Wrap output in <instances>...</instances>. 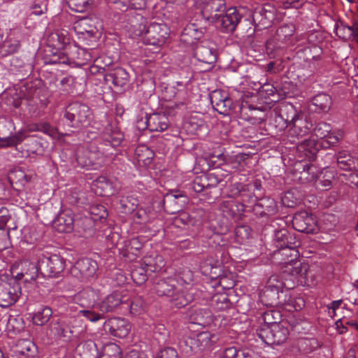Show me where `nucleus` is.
<instances>
[{
	"mask_svg": "<svg viewBox=\"0 0 358 358\" xmlns=\"http://www.w3.org/2000/svg\"><path fill=\"white\" fill-rule=\"evenodd\" d=\"M196 3L203 18L223 32L234 31L241 20V15L236 8L226 10L224 0H196Z\"/></svg>",
	"mask_w": 358,
	"mask_h": 358,
	"instance_id": "obj_1",
	"label": "nucleus"
},
{
	"mask_svg": "<svg viewBox=\"0 0 358 358\" xmlns=\"http://www.w3.org/2000/svg\"><path fill=\"white\" fill-rule=\"evenodd\" d=\"M278 120L283 122L282 127L289 128V134L297 138L303 137L310 131L312 124L307 120L306 115L289 103H284L280 108Z\"/></svg>",
	"mask_w": 358,
	"mask_h": 358,
	"instance_id": "obj_2",
	"label": "nucleus"
},
{
	"mask_svg": "<svg viewBox=\"0 0 358 358\" xmlns=\"http://www.w3.org/2000/svg\"><path fill=\"white\" fill-rule=\"evenodd\" d=\"M135 34L140 36L145 44L160 46L168 38L169 29L164 23L141 24Z\"/></svg>",
	"mask_w": 358,
	"mask_h": 358,
	"instance_id": "obj_3",
	"label": "nucleus"
},
{
	"mask_svg": "<svg viewBox=\"0 0 358 358\" xmlns=\"http://www.w3.org/2000/svg\"><path fill=\"white\" fill-rule=\"evenodd\" d=\"M21 294L20 284L7 275H0V306L15 303Z\"/></svg>",
	"mask_w": 358,
	"mask_h": 358,
	"instance_id": "obj_4",
	"label": "nucleus"
},
{
	"mask_svg": "<svg viewBox=\"0 0 358 358\" xmlns=\"http://www.w3.org/2000/svg\"><path fill=\"white\" fill-rule=\"evenodd\" d=\"M99 27L96 19L85 17L78 20L74 23L73 29L78 38L90 45L97 38Z\"/></svg>",
	"mask_w": 358,
	"mask_h": 358,
	"instance_id": "obj_5",
	"label": "nucleus"
},
{
	"mask_svg": "<svg viewBox=\"0 0 358 358\" xmlns=\"http://www.w3.org/2000/svg\"><path fill=\"white\" fill-rule=\"evenodd\" d=\"M288 329L274 322L270 326H266L260 330L259 337L268 345H280L287 338Z\"/></svg>",
	"mask_w": 358,
	"mask_h": 358,
	"instance_id": "obj_6",
	"label": "nucleus"
},
{
	"mask_svg": "<svg viewBox=\"0 0 358 358\" xmlns=\"http://www.w3.org/2000/svg\"><path fill=\"white\" fill-rule=\"evenodd\" d=\"M76 157L78 164L83 168L96 169L103 162V154L93 146L78 148Z\"/></svg>",
	"mask_w": 358,
	"mask_h": 358,
	"instance_id": "obj_7",
	"label": "nucleus"
},
{
	"mask_svg": "<svg viewBox=\"0 0 358 358\" xmlns=\"http://www.w3.org/2000/svg\"><path fill=\"white\" fill-rule=\"evenodd\" d=\"M215 335L208 331L199 333L196 338L189 337L180 343V348L185 354L189 355L195 352L197 348L205 349L210 348L217 341Z\"/></svg>",
	"mask_w": 358,
	"mask_h": 358,
	"instance_id": "obj_8",
	"label": "nucleus"
},
{
	"mask_svg": "<svg viewBox=\"0 0 358 358\" xmlns=\"http://www.w3.org/2000/svg\"><path fill=\"white\" fill-rule=\"evenodd\" d=\"M172 280H162L155 287L156 292L159 296H167L171 298L176 306L180 308L187 305L193 297L191 294L184 295L183 292L174 293V285Z\"/></svg>",
	"mask_w": 358,
	"mask_h": 358,
	"instance_id": "obj_9",
	"label": "nucleus"
},
{
	"mask_svg": "<svg viewBox=\"0 0 358 358\" xmlns=\"http://www.w3.org/2000/svg\"><path fill=\"white\" fill-rule=\"evenodd\" d=\"M71 127L85 125L90 118V111L87 106L73 103L68 106L64 115Z\"/></svg>",
	"mask_w": 358,
	"mask_h": 358,
	"instance_id": "obj_10",
	"label": "nucleus"
},
{
	"mask_svg": "<svg viewBox=\"0 0 358 358\" xmlns=\"http://www.w3.org/2000/svg\"><path fill=\"white\" fill-rule=\"evenodd\" d=\"M314 134L323 140L322 146L327 148L336 145L342 138L343 132L341 130L332 131L330 124L320 122L314 129Z\"/></svg>",
	"mask_w": 358,
	"mask_h": 358,
	"instance_id": "obj_11",
	"label": "nucleus"
},
{
	"mask_svg": "<svg viewBox=\"0 0 358 358\" xmlns=\"http://www.w3.org/2000/svg\"><path fill=\"white\" fill-rule=\"evenodd\" d=\"M294 228L301 232L313 234L317 231L315 217L307 211L296 213L292 220Z\"/></svg>",
	"mask_w": 358,
	"mask_h": 358,
	"instance_id": "obj_12",
	"label": "nucleus"
},
{
	"mask_svg": "<svg viewBox=\"0 0 358 358\" xmlns=\"http://www.w3.org/2000/svg\"><path fill=\"white\" fill-rule=\"evenodd\" d=\"M36 347L29 340H19L10 346L6 353L7 358H34Z\"/></svg>",
	"mask_w": 358,
	"mask_h": 358,
	"instance_id": "obj_13",
	"label": "nucleus"
},
{
	"mask_svg": "<svg viewBox=\"0 0 358 358\" xmlns=\"http://www.w3.org/2000/svg\"><path fill=\"white\" fill-rule=\"evenodd\" d=\"M17 266L20 268V272L17 273L16 277L17 279L24 278L25 282L36 280L40 276H45L43 268H41L39 260L37 263L23 260L18 264Z\"/></svg>",
	"mask_w": 358,
	"mask_h": 358,
	"instance_id": "obj_14",
	"label": "nucleus"
},
{
	"mask_svg": "<svg viewBox=\"0 0 358 358\" xmlns=\"http://www.w3.org/2000/svg\"><path fill=\"white\" fill-rule=\"evenodd\" d=\"M41 268H43L45 275L50 277L57 276L65 267V262L62 258L57 255L50 257H42L39 259Z\"/></svg>",
	"mask_w": 358,
	"mask_h": 358,
	"instance_id": "obj_15",
	"label": "nucleus"
},
{
	"mask_svg": "<svg viewBox=\"0 0 358 358\" xmlns=\"http://www.w3.org/2000/svg\"><path fill=\"white\" fill-rule=\"evenodd\" d=\"M99 296V291L87 287L76 293L73 296V301L81 307L90 308L94 306Z\"/></svg>",
	"mask_w": 358,
	"mask_h": 358,
	"instance_id": "obj_16",
	"label": "nucleus"
},
{
	"mask_svg": "<svg viewBox=\"0 0 358 358\" xmlns=\"http://www.w3.org/2000/svg\"><path fill=\"white\" fill-rule=\"evenodd\" d=\"M285 271L289 273L292 276L301 280H308L309 266L308 263L301 262V260L296 259H290L289 262H285Z\"/></svg>",
	"mask_w": 358,
	"mask_h": 358,
	"instance_id": "obj_17",
	"label": "nucleus"
},
{
	"mask_svg": "<svg viewBox=\"0 0 358 358\" xmlns=\"http://www.w3.org/2000/svg\"><path fill=\"white\" fill-rule=\"evenodd\" d=\"M74 219L70 210L60 213L53 222V227L60 233H69L73 229Z\"/></svg>",
	"mask_w": 358,
	"mask_h": 358,
	"instance_id": "obj_18",
	"label": "nucleus"
},
{
	"mask_svg": "<svg viewBox=\"0 0 358 358\" xmlns=\"http://www.w3.org/2000/svg\"><path fill=\"white\" fill-rule=\"evenodd\" d=\"M108 326L113 335L119 338H124L130 331L129 322L123 318L115 317L108 320Z\"/></svg>",
	"mask_w": 358,
	"mask_h": 358,
	"instance_id": "obj_19",
	"label": "nucleus"
},
{
	"mask_svg": "<svg viewBox=\"0 0 358 358\" xmlns=\"http://www.w3.org/2000/svg\"><path fill=\"white\" fill-rule=\"evenodd\" d=\"M50 331L57 338L63 339L64 341L70 340L73 331L66 319H60L50 324Z\"/></svg>",
	"mask_w": 358,
	"mask_h": 358,
	"instance_id": "obj_20",
	"label": "nucleus"
},
{
	"mask_svg": "<svg viewBox=\"0 0 358 358\" xmlns=\"http://www.w3.org/2000/svg\"><path fill=\"white\" fill-rule=\"evenodd\" d=\"M98 269V264L96 261L84 258L78 260L75 266L74 270H78L83 278L93 277Z\"/></svg>",
	"mask_w": 358,
	"mask_h": 358,
	"instance_id": "obj_21",
	"label": "nucleus"
},
{
	"mask_svg": "<svg viewBox=\"0 0 358 358\" xmlns=\"http://www.w3.org/2000/svg\"><path fill=\"white\" fill-rule=\"evenodd\" d=\"M203 36V29L195 24H189L183 29L180 41L187 45H194Z\"/></svg>",
	"mask_w": 358,
	"mask_h": 358,
	"instance_id": "obj_22",
	"label": "nucleus"
},
{
	"mask_svg": "<svg viewBox=\"0 0 358 358\" xmlns=\"http://www.w3.org/2000/svg\"><path fill=\"white\" fill-rule=\"evenodd\" d=\"M195 57L200 62L213 64L216 60V52L215 50L205 44H198L194 50Z\"/></svg>",
	"mask_w": 358,
	"mask_h": 358,
	"instance_id": "obj_23",
	"label": "nucleus"
},
{
	"mask_svg": "<svg viewBox=\"0 0 358 358\" xmlns=\"http://www.w3.org/2000/svg\"><path fill=\"white\" fill-rule=\"evenodd\" d=\"M189 321L192 324L206 326L213 321L211 312L207 308L192 310L189 315Z\"/></svg>",
	"mask_w": 358,
	"mask_h": 358,
	"instance_id": "obj_24",
	"label": "nucleus"
},
{
	"mask_svg": "<svg viewBox=\"0 0 358 358\" xmlns=\"http://www.w3.org/2000/svg\"><path fill=\"white\" fill-rule=\"evenodd\" d=\"M337 163L340 169L346 171L358 169V157L355 158L348 151L342 150L338 152Z\"/></svg>",
	"mask_w": 358,
	"mask_h": 358,
	"instance_id": "obj_25",
	"label": "nucleus"
},
{
	"mask_svg": "<svg viewBox=\"0 0 358 358\" xmlns=\"http://www.w3.org/2000/svg\"><path fill=\"white\" fill-rule=\"evenodd\" d=\"M212 104L217 107L216 110L224 109V112L231 108V101L228 94L221 90H215L210 95Z\"/></svg>",
	"mask_w": 358,
	"mask_h": 358,
	"instance_id": "obj_26",
	"label": "nucleus"
},
{
	"mask_svg": "<svg viewBox=\"0 0 358 358\" xmlns=\"http://www.w3.org/2000/svg\"><path fill=\"white\" fill-rule=\"evenodd\" d=\"M124 303V301H123L121 294L118 292H113L101 301L99 308L102 313L110 312Z\"/></svg>",
	"mask_w": 358,
	"mask_h": 358,
	"instance_id": "obj_27",
	"label": "nucleus"
},
{
	"mask_svg": "<svg viewBox=\"0 0 358 358\" xmlns=\"http://www.w3.org/2000/svg\"><path fill=\"white\" fill-rule=\"evenodd\" d=\"M108 76L112 79L113 85L120 88L124 90L129 85V74L122 68H117L113 72L109 73Z\"/></svg>",
	"mask_w": 358,
	"mask_h": 358,
	"instance_id": "obj_28",
	"label": "nucleus"
},
{
	"mask_svg": "<svg viewBox=\"0 0 358 358\" xmlns=\"http://www.w3.org/2000/svg\"><path fill=\"white\" fill-rule=\"evenodd\" d=\"M93 185L96 188V194L101 196H109L115 192L110 182L104 176L99 177Z\"/></svg>",
	"mask_w": 358,
	"mask_h": 358,
	"instance_id": "obj_29",
	"label": "nucleus"
},
{
	"mask_svg": "<svg viewBox=\"0 0 358 358\" xmlns=\"http://www.w3.org/2000/svg\"><path fill=\"white\" fill-rule=\"evenodd\" d=\"M143 264L146 266V271L150 273L160 272L165 267V261L162 256L156 255L155 257L145 258Z\"/></svg>",
	"mask_w": 358,
	"mask_h": 358,
	"instance_id": "obj_30",
	"label": "nucleus"
},
{
	"mask_svg": "<svg viewBox=\"0 0 358 358\" xmlns=\"http://www.w3.org/2000/svg\"><path fill=\"white\" fill-rule=\"evenodd\" d=\"M148 126L153 131H164L168 128V119L164 115L154 114L147 120Z\"/></svg>",
	"mask_w": 358,
	"mask_h": 358,
	"instance_id": "obj_31",
	"label": "nucleus"
},
{
	"mask_svg": "<svg viewBox=\"0 0 358 358\" xmlns=\"http://www.w3.org/2000/svg\"><path fill=\"white\" fill-rule=\"evenodd\" d=\"M124 138L123 134L117 127L110 125L106 129L104 139L109 143L112 147L120 145Z\"/></svg>",
	"mask_w": 358,
	"mask_h": 358,
	"instance_id": "obj_32",
	"label": "nucleus"
},
{
	"mask_svg": "<svg viewBox=\"0 0 358 358\" xmlns=\"http://www.w3.org/2000/svg\"><path fill=\"white\" fill-rule=\"evenodd\" d=\"M52 315V311L48 306L38 308L32 316L33 323L36 325H43L48 322Z\"/></svg>",
	"mask_w": 358,
	"mask_h": 358,
	"instance_id": "obj_33",
	"label": "nucleus"
},
{
	"mask_svg": "<svg viewBox=\"0 0 358 358\" xmlns=\"http://www.w3.org/2000/svg\"><path fill=\"white\" fill-rule=\"evenodd\" d=\"M300 200V194L296 189H292L286 192L282 196L281 201L285 206L292 208Z\"/></svg>",
	"mask_w": 358,
	"mask_h": 358,
	"instance_id": "obj_34",
	"label": "nucleus"
},
{
	"mask_svg": "<svg viewBox=\"0 0 358 358\" xmlns=\"http://www.w3.org/2000/svg\"><path fill=\"white\" fill-rule=\"evenodd\" d=\"M278 246L280 248V250L278 252H275V255H280L285 257L283 262H282V264H285V261L290 262V259L295 260L298 258L299 252L296 248L288 246L283 247L282 244H280Z\"/></svg>",
	"mask_w": 358,
	"mask_h": 358,
	"instance_id": "obj_35",
	"label": "nucleus"
},
{
	"mask_svg": "<svg viewBox=\"0 0 358 358\" xmlns=\"http://www.w3.org/2000/svg\"><path fill=\"white\" fill-rule=\"evenodd\" d=\"M69 7L78 13H82L86 10L89 7L92 0H66Z\"/></svg>",
	"mask_w": 358,
	"mask_h": 358,
	"instance_id": "obj_36",
	"label": "nucleus"
},
{
	"mask_svg": "<svg viewBox=\"0 0 358 358\" xmlns=\"http://www.w3.org/2000/svg\"><path fill=\"white\" fill-rule=\"evenodd\" d=\"M313 104L317 106L320 110L325 111L329 109L331 100V97L326 94L317 95L313 100Z\"/></svg>",
	"mask_w": 358,
	"mask_h": 358,
	"instance_id": "obj_37",
	"label": "nucleus"
},
{
	"mask_svg": "<svg viewBox=\"0 0 358 358\" xmlns=\"http://www.w3.org/2000/svg\"><path fill=\"white\" fill-rule=\"evenodd\" d=\"M138 156V162H143L145 165H148L152 158V153L150 149L145 146H140L136 150Z\"/></svg>",
	"mask_w": 358,
	"mask_h": 358,
	"instance_id": "obj_38",
	"label": "nucleus"
},
{
	"mask_svg": "<svg viewBox=\"0 0 358 358\" xmlns=\"http://www.w3.org/2000/svg\"><path fill=\"white\" fill-rule=\"evenodd\" d=\"M166 93L170 94V95H167L166 98L168 99H177L180 100L178 103L176 104V107H178L180 105H183V101L185 98V91L183 89L176 90L174 87H169L166 88Z\"/></svg>",
	"mask_w": 358,
	"mask_h": 358,
	"instance_id": "obj_39",
	"label": "nucleus"
},
{
	"mask_svg": "<svg viewBox=\"0 0 358 358\" xmlns=\"http://www.w3.org/2000/svg\"><path fill=\"white\" fill-rule=\"evenodd\" d=\"M127 306L129 307L131 314L138 315L143 311L145 304L141 298H136Z\"/></svg>",
	"mask_w": 358,
	"mask_h": 358,
	"instance_id": "obj_40",
	"label": "nucleus"
},
{
	"mask_svg": "<svg viewBox=\"0 0 358 358\" xmlns=\"http://www.w3.org/2000/svg\"><path fill=\"white\" fill-rule=\"evenodd\" d=\"M294 32V27L293 24H285L280 27L277 30V35L279 39L286 40L289 36H292Z\"/></svg>",
	"mask_w": 358,
	"mask_h": 358,
	"instance_id": "obj_41",
	"label": "nucleus"
},
{
	"mask_svg": "<svg viewBox=\"0 0 358 358\" xmlns=\"http://www.w3.org/2000/svg\"><path fill=\"white\" fill-rule=\"evenodd\" d=\"M146 266L144 265L143 268L136 269L131 272V278L137 284H142L147 280Z\"/></svg>",
	"mask_w": 358,
	"mask_h": 358,
	"instance_id": "obj_42",
	"label": "nucleus"
},
{
	"mask_svg": "<svg viewBox=\"0 0 358 358\" xmlns=\"http://www.w3.org/2000/svg\"><path fill=\"white\" fill-rule=\"evenodd\" d=\"M23 141V138L21 134H16L14 136H8L4 139L1 140V147H9L16 145Z\"/></svg>",
	"mask_w": 358,
	"mask_h": 358,
	"instance_id": "obj_43",
	"label": "nucleus"
},
{
	"mask_svg": "<svg viewBox=\"0 0 358 358\" xmlns=\"http://www.w3.org/2000/svg\"><path fill=\"white\" fill-rule=\"evenodd\" d=\"M240 356L247 358L248 352L241 350H237L234 347L228 348L224 352V358H240Z\"/></svg>",
	"mask_w": 358,
	"mask_h": 358,
	"instance_id": "obj_44",
	"label": "nucleus"
},
{
	"mask_svg": "<svg viewBox=\"0 0 358 358\" xmlns=\"http://www.w3.org/2000/svg\"><path fill=\"white\" fill-rule=\"evenodd\" d=\"M90 212L92 215L96 216V217L94 218V220L105 219L108 215L105 207L101 205H94L90 206Z\"/></svg>",
	"mask_w": 358,
	"mask_h": 358,
	"instance_id": "obj_45",
	"label": "nucleus"
},
{
	"mask_svg": "<svg viewBox=\"0 0 358 358\" xmlns=\"http://www.w3.org/2000/svg\"><path fill=\"white\" fill-rule=\"evenodd\" d=\"M79 313L91 322H96L101 318V314L95 313L88 308L79 310Z\"/></svg>",
	"mask_w": 358,
	"mask_h": 358,
	"instance_id": "obj_46",
	"label": "nucleus"
},
{
	"mask_svg": "<svg viewBox=\"0 0 358 358\" xmlns=\"http://www.w3.org/2000/svg\"><path fill=\"white\" fill-rule=\"evenodd\" d=\"M294 88V86L292 83L289 82H285L282 87V93L285 96H292L294 95V92L292 90Z\"/></svg>",
	"mask_w": 358,
	"mask_h": 358,
	"instance_id": "obj_47",
	"label": "nucleus"
},
{
	"mask_svg": "<svg viewBox=\"0 0 358 358\" xmlns=\"http://www.w3.org/2000/svg\"><path fill=\"white\" fill-rule=\"evenodd\" d=\"M111 3L117 4L118 8L122 10H127L131 7L130 0H109Z\"/></svg>",
	"mask_w": 358,
	"mask_h": 358,
	"instance_id": "obj_48",
	"label": "nucleus"
},
{
	"mask_svg": "<svg viewBox=\"0 0 358 358\" xmlns=\"http://www.w3.org/2000/svg\"><path fill=\"white\" fill-rule=\"evenodd\" d=\"M162 358H178L177 351L172 348H166L162 352Z\"/></svg>",
	"mask_w": 358,
	"mask_h": 358,
	"instance_id": "obj_49",
	"label": "nucleus"
},
{
	"mask_svg": "<svg viewBox=\"0 0 358 358\" xmlns=\"http://www.w3.org/2000/svg\"><path fill=\"white\" fill-rule=\"evenodd\" d=\"M343 176L345 178L347 182L354 185H358V173H349L347 174H343Z\"/></svg>",
	"mask_w": 358,
	"mask_h": 358,
	"instance_id": "obj_50",
	"label": "nucleus"
},
{
	"mask_svg": "<svg viewBox=\"0 0 358 358\" xmlns=\"http://www.w3.org/2000/svg\"><path fill=\"white\" fill-rule=\"evenodd\" d=\"M130 8L142 9L146 6L148 0H130Z\"/></svg>",
	"mask_w": 358,
	"mask_h": 358,
	"instance_id": "obj_51",
	"label": "nucleus"
},
{
	"mask_svg": "<svg viewBox=\"0 0 358 358\" xmlns=\"http://www.w3.org/2000/svg\"><path fill=\"white\" fill-rule=\"evenodd\" d=\"M342 303L341 300H337L332 301L329 306V314L334 317L335 315V311L339 308L341 304Z\"/></svg>",
	"mask_w": 358,
	"mask_h": 358,
	"instance_id": "obj_52",
	"label": "nucleus"
},
{
	"mask_svg": "<svg viewBox=\"0 0 358 358\" xmlns=\"http://www.w3.org/2000/svg\"><path fill=\"white\" fill-rule=\"evenodd\" d=\"M125 358H148V357L144 352L134 350L130 351Z\"/></svg>",
	"mask_w": 358,
	"mask_h": 358,
	"instance_id": "obj_53",
	"label": "nucleus"
},
{
	"mask_svg": "<svg viewBox=\"0 0 358 358\" xmlns=\"http://www.w3.org/2000/svg\"><path fill=\"white\" fill-rule=\"evenodd\" d=\"M346 28L350 31V34L353 36L357 42H358V24H354L352 27H347Z\"/></svg>",
	"mask_w": 358,
	"mask_h": 358,
	"instance_id": "obj_54",
	"label": "nucleus"
},
{
	"mask_svg": "<svg viewBox=\"0 0 358 358\" xmlns=\"http://www.w3.org/2000/svg\"><path fill=\"white\" fill-rule=\"evenodd\" d=\"M62 36H59L58 33H54L51 35V38L52 39H55V38H57L59 41V44L64 45L67 43L68 38L64 35V34H62Z\"/></svg>",
	"mask_w": 358,
	"mask_h": 358,
	"instance_id": "obj_55",
	"label": "nucleus"
},
{
	"mask_svg": "<svg viewBox=\"0 0 358 358\" xmlns=\"http://www.w3.org/2000/svg\"><path fill=\"white\" fill-rule=\"evenodd\" d=\"M305 306L304 300L301 298L297 299L294 303L293 304V307L294 308V310L298 311L301 310Z\"/></svg>",
	"mask_w": 358,
	"mask_h": 358,
	"instance_id": "obj_56",
	"label": "nucleus"
},
{
	"mask_svg": "<svg viewBox=\"0 0 358 358\" xmlns=\"http://www.w3.org/2000/svg\"><path fill=\"white\" fill-rule=\"evenodd\" d=\"M262 91L266 92L268 96H273L275 94V89L271 85H265L262 87Z\"/></svg>",
	"mask_w": 358,
	"mask_h": 358,
	"instance_id": "obj_57",
	"label": "nucleus"
},
{
	"mask_svg": "<svg viewBox=\"0 0 358 358\" xmlns=\"http://www.w3.org/2000/svg\"><path fill=\"white\" fill-rule=\"evenodd\" d=\"M275 280V278L274 277H271L268 280V287H273L275 290L278 292L282 287V284H277L274 285L273 282Z\"/></svg>",
	"mask_w": 358,
	"mask_h": 358,
	"instance_id": "obj_58",
	"label": "nucleus"
},
{
	"mask_svg": "<svg viewBox=\"0 0 358 358\" xmlns=\"http://www.w3.org/2000/svg\"><path fill=\"white\" fill-rule=\"evenodd\" d=\"M319 183L322 187H324L326 189H328V188H329L331 186V180H326L324 178L320 179L319 180Z\"/></svg>",
	"mask_w": 358,
	"mask_h": 358,
	"instance_id": "obj_59",
	"label": "nucleus"
},
{
	"mask_svg": "<svg viewBox=\"0 0 358 358\" xmlns=\"http://www.w3.org/2000/svg\"><path fill=\"white\" fill-rule=\"evenodd\" d=\"M286 234L287 231L285 230L279 231L275 234V238L278 241L280 239L281 241H282L284 237L286 236Z\"/></svg>",
	"mask_w": 358,
	"mask_h": 358,
	"instance_id": "obj_60",
	"label": "nucleus"
},
{
	"mask_svg": "<svg viewBox=\"0 0 358 358\" xmlns=\"http://www.w3.org/2000/svg\"><path fill=\"white\" fill-rule=\"evenodd\" d=\"M53 62H59L62 64H69V59L68 57H66L65 55L59 56L58 60L55 59Z\"/></svg>",
	"mask_w": 358,
	"mask_h": 358,
	"instance_id": "obj_61",
	"label": "nucleus"
},
{
	"mask_svg": "<svg viewBox=\"0 0 358 358\" xmlns=\"http://www.w3.org/2000/svg\"><path fill=\"white\" fill-rule=\"evenodd\" d=\"M188 215L186 213L182 212L180 214V220L185 224L189 223L190 221L188 220Z\"/></svg>",
	"mask_w": 358,
	"mask_h": 358,
	"instance_id": "obj_62",
	"label": "nucleus"
},
{
	"mask_svg": "<svg viewBox=\"0 0 358 358\" xmlns=\"http://www.w3.org/2000/svg\"><path fill=\"white\" fill-rule=\"evenodd\" d=\"M233 206H234L233 201H227L224 202V203H223L222 210L224 212H226L227 210L225 208H231Z\"/></svg>",
	"mask_w": 358,
	"mask_h": 358,
	"instance_id": "obj_63",
	"label": "nucleus"
},
{
	"mask_svg": "<svg viewBox=\"0 0 358 358\" xmlns=\"http://www.w3.org/2000/svg\"><path fill=\"white\" fill-rule=\"evenodd\" d=\"M324 176L323 178L326 180H332V178H334V173L333 172L331 171H325L324 173Z\"/></svg>",
	"mask_w": 358,
	"mask_h": 358,
	"instance_id": "obj_64",
	"label": "nucleus"
}]
</instances>
